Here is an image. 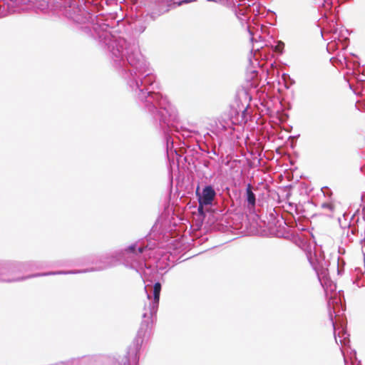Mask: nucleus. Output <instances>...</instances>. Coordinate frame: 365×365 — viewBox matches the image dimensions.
<instances>
[{
	"label": "nucleus",
	"mask_w": 365,
	"mask_h": 365,
	"mask_svg": "<svg viewBox=\"0 0 365 365\" xmlns=\"http://www.w3.org/2000/svg\"><path fill=\"white\" fill-rule=\"evenodd\" d=\"M322 208L326 209L329 212H332L334 210V205L329 202L322 203L321 205Z\"/></svg>",
	"instance_id": "obj_16"
},
{
	"label": "nucleus",
	"mask_w": 365,
	"mask_h": 365,
	"mask_svg": "<svg viewBox=\"0 0 365 365\" xmlns=\"http://www.w3.org/2000/svg\"><path fill=\"white\" fill-rule=\"evenodd\" d=\"M245 201L247 204V208L251 210H254L256 206V195L252 191L251 184H247L245 192Z\"/></svg>",
	"instance_id": "obj_11"
},
{
	"label": "nucleus",
	"mask_w": 365,
	"mask_h": 365,
	"mask_svg": "<svg viewBox=\"0 0 365 365\" xmlns=\"http://www.w3.org/2000/svg\"><path fill=\"white\" fill-rule=\"evenodd\" d=\"M323 189H326V190H327L328 191H330V190H329V189L327 187H324Z\"/></svg>",
	"instance_id": "obj_22"
},
{
	"label": "nucleus",
	"mask_w": 365,
	"mask_h": 365,
	"mask_svg": "<svg viewBox=\"0 0 365 365\" xmlns=\"http://www.w3.org/2000/svg\"><path fill=\"white\" fill-rule=\"evenodd\" d=\"M329 318H330V321H331V324L334 328V338H335L336 344H340L341 346L348 345L350 341L349 339V335L348 334L346 330L342 325H341V327L339 328L340 330L336 333V324L334 322L333 316H332V314L330 310H329Z\"/></svg>",
	"instance_id": "obj_10"
},
{
	"label": "nucleus",
	"mask_w": 365,
	"mask_h": 365,
	"mask_svg": "<svg viewBox=\"0 0 365 365\" xmlns=\"http://www.w3.org/2000/svg\"><path fill=\"white\" fill-rule=\"evenodd\" d=\"M147 249L151 250V247H148V245L137 247V244L135 243L124 250L106 253L96 260L95 262L96 266L89 269V272L107 269L115 267L121 262L125 266L138 272V269L141 268L145 261V257L143 256V253ZM79 271V273L88 272V269Z\"/></svg>",
	"instance_id": "obj_3"
},
{
	"label": "nucleus",
	"mask_w": 365,
	"mask_h": 365,
	"mask_svg": "<svg viewBox=\"0 0 365 365\" xmlns=\"http://www.w3.org/2000/svg\"><path fill=\"white\" fill-rule=\"evenodd\" d=\"M2 267L5 271L8 277H21V276H16V274L31 271L36 269L43 267V264L41 262L38 261H26V262H18V261H5L2 264ZM80 271H58V272H49L46 273H38L31 275L25 276L32 277H36L40 276L47 275H55V274H77ZM29 279V277L28 278Z\"/></svg>",
	"instance_id": "obj_4"
},
{
	"label": "nucleus",
	"mask_w": 365,
	"mask_h": 365,
	"mask_svg": "<svg viewBox=\"0 0 365 365\" xmlns=\"http://www.w3.org/2000/svg\"><path fill=\"white\" fill-rule=\"evenodd\" d=\"M344 362H345V364L346 365V358H344Z\"/></svg>",
	"instance_id": "obj_23"
},
{
	"label": "nucleus",
	"mask_w": 365,
	"mask_h": 365,
	"mask_svg": "<svg viewBox=\"0 0 365 365\" xmlns=\"http://www.w3.org/2000/svg\"><path fill=\"white\" fill-rule=\"evenodd\" d=\"M196 0H181L173 1V0H150L147 6V16L153 20H155L160 16L166 13L172 7L180 6L185 4H189Z\"/></svg>",
	"instance_id": "obj_7"
},
{
	"label": "nucleus",
	"mask_w": 365,
	"mask_h": 365,
	"mask_svg": "<svg viewBox=\"0 0 365 365\" xmlns=\"http://www.w3.org/2000/svg\"><path fill=\"white\" fill-rule=\"evenodd\" d=\"M357 231L356 227H351L350 225H349L346 235L349 237V232H351V235H354Z\"/></svg>",
	"instance_id": "obj_17"
},
{
	"label": "nucleus",
	"mask_w": 365,
	"mask_h": 365,
	"mask_svg": "<svg viewBox=\"0 0 365 365\" xmlns=\"http://www.w3.org/2000/svg\"><path fill=\"white\" fill-rule=\"evenodd\" d=\"M324 16L327 20V24L324 31L332 34L331 41L327 46V51L331 53L339 49L345 50L349 43L348 31L339 26L335 16L329 19L325 14Z\"/></svg>",
	"instance_id": "obj_5"
},
{
	"label": "nucleus",
	"mask_w": 365,
	"mask_h": 365,
	"mask_svg": "<svg viewBox=\"0 0 365 365\" xmlns=\"http://www.w3.org/2000/svg\"><path fill=\"white\" fill-rule=\"evenodd\" d=\"M236 113L235 110L231 112V116H222L216 123V130L219 133L224 134L225 136L232 135L235 130L234 126L237 124H245L247 120V108L244 109L240 115L232 116V113Z\"/></svg>",
	"instance_id": "obj_6"
},
{
	"label": "nucleus",
	"mask_w": 365,
	"mask_h": 365,
	"mask_svg": "<svg viewBox=\"0 0 365 365\" xmlns=\"http://www.w3.org/2000/svg\"><path fill=\"white\" fill-rule=\"evenodd\" d=\"M175 130L180 133L184 138H190L192 136V134L198 133L196 130H190L183 126H181L180 129L178 128H175Z\"/></svg>",
	"instance_id": "obj_13"
},
{
	"label": "nucleus",
	"mask_w": 365,
	"mask_h": 365,
	"mask_svg": "<svg viewBox=\"0 0 365 365\" xmlns=\"http://www.w3.org/2000/svg\"><path fill=\"white\" fill-rule=\"evenodd\" d=\"M356 78L357 81H365V79L363 78V77H361L360 75H358L357 77H356Z\"/></svg>",
	"instance_id": "obj_18"
},
{
	"label": "nucleus",
	"mask_w": 365,
	"mask_h": 365,
	"mask_svg": "<svg viewBox=\"0 0 365 365\" xmlns=\"http://www.w3.org/2000/svg\"><path fill=\"white\" fill-rule=\"evenodd\" d=\"M2 264H4V262H0V282H20L27 279L29 277H8V274L6 273V271L2 267Z\"/></svg>",
	"instance_id": "obj_12"
},
{
	"label": "nucleus",
	"mask_w": 365,
	"mask_h": 365,
	"mask_svg": "<svg viewBox=\"0 0 365 365\" xmlns=\"http://www.w3.org/2000/svg\"><path fill=\"white\" fill-rule=\"evenodd\" d=\"M235 12L238 19H240L241 16H245L246 14V11L245 9H240L239 6L235 9Z\"/></svg>",
	"instance_id": "obj_15"
},
{
	"label": "nucleus",
	"mask_w": 365,
	"mask_h": 365,
	"mask_svg": "<svg viewBox=\"0 0 365 365\" xmlns=\"http://www.w3.org/2000/svg\"><path fill=\"white\" fill-rule=\"evenodd\" d=\"M198 189H199V187H197V189L196 194L198 196V202H199L198 211L200 212L201 208L203 206L211 205L212 204V202L216 197L217 193H216L214 187L210 185H205L202 188L201 193L198 192Z\"/></svg>",
	"instance_id": "obj_9"
},
{
	"label": "nucleus",
	"mask_w": 365,
	"mask_h": 365,
	"mask_svg": "<svg viewBox=\"0 0 365 365\" xmlns=\"http://www.w3.org/2000/svg\"><path fill=\"white\" fill-rule=\"evenodd\" d=\"M161 288L162 285L159 282H155L150 288L149 285L145 286L148 301L144 306L142 314L143 320L136 336L119 365H138L139 352L143 342L145 338L150 336L154 317L158 309Z\"/></svg>",
	"instance_id": "obj_2"
},
{
	"label": "nucleus",
	"mask_w": 365,
	"mask_h": 365,
	"mask_svg": "<svg viewBox=\"0 0 365 365\" xmlns=\"http://www.w3.org/2000/svg\"><path fill=\"white\" fill-rule=\"evenodd\" d=\"M330 61L332 62V63H334L335 61H337L341 66L345 64L346 66H348L347 58L344 55H342L341 57L340 56H339L338 58L333 57Z\"/></svg>",
	"instance_id": "obj_14"
},
{
	"label": "nucleus",
	"mask_w": 365,
	"mask_h": 365,
	"mask_svg": "<svg viewBox=\"0 0 365 365\" xmlns=\"http://www.w3.org/2000/svg\"><path fill=\"white\" fill-rule=\"evenodd\" d=\"M331 300H334V299H332V297H330V299H329V301H328V305H329V307L330 306V303H331Z\"/></svg>",
	"instance_id": "obj_21"
},
{
	"label": "nucleus",
	"mask_w": 365,
	"mask_h": 365,
	"mask_svg": "<svg viewBox=\"0 0 365 365\" xmlns=\"http://www.w3.org/2000/svg\"><path fill=\"white\" fill-rule=\"evenodd\" d=\"M361 201H365V192L361 195Z\"/></svg>",
	"instance_id": "obj_19"
},
{
	"label": "nucleus",
	"mask_w": 365,
	"mask_h": 365,
	"mask_svg": "<svg viewBox=\"0 0 365 365\" xmlns=\"http://www.w3.org/2000/svg\"><path fill=\"white\" fill-rule=\"evenodd\" d=\"M207 1L218 3V2H220L222 0H207Z\"/></svg>",
	"instance_id": "obj_20"
},
{
	"label": "nucleus",
	"mask_w": 365,
	"mask_h": 365,
	"mask_svg": "<svg viewBox=\"0 0 365 365\" xmlns=\"http://www.w3.org/2000/svg\"><path fill=\"white\" fill-rule=\"evenodd\" d=\"M66 15L81 24L82 33L98 40L113 66L123 78L127 90L148 113L156 127L165 134L171 131L176 114L170 103L160 92L156 76L150 63L141 53L138 42L116 35L115 26H124L123 19L115 21L103 16H94L79 6H69Z\"/></svg>",
	"instance_id": "obj_1"
},
{
	"label": "nucleus",
	"mask_w": 365,
	"mask_h": 365,
	"mask_svg": "<svg viewBox=\"0 0 365 365\" xmlns=\"http://www.w3.org/2000/svg\"><path fill=\"white\" fill-rule=\"evenodd\" d=\"M309 261L314 269L318 279L324 289L326 295L328 296L329 292H334L336 289V285L330 279L329 277V272L327 269V262L324 259H315L310 256Z\"/></svg>",
	"instance_id": "obj_8"
}]
</instances>
